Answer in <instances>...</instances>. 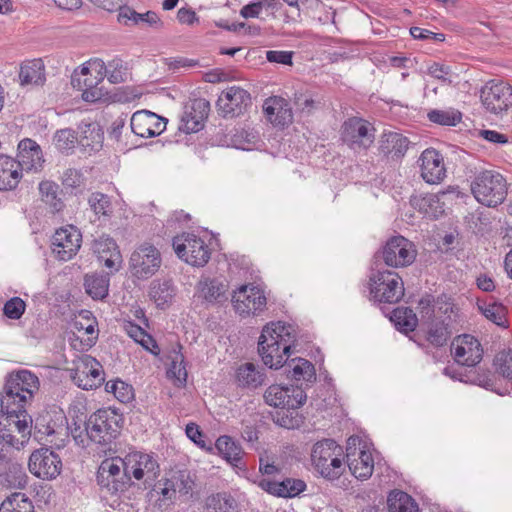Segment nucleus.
<instances>
[{"instance_id":"obj_1","label":"nucleus","mask_w":512,"mask_h":512,"mask_svg":"<svg viewBox=\"0 0 512 512\" xmlns=\"http://www.w3.org/2000/svg\"><path fill=\"white\" fill-rule=\"evenodd\" d=\"M296 339V330L291 324L278 321L264 326L258 341V353L263 363L271 369L282 367Z\"/></svg>"},{"instance_id":"obj_2","label":"nucleus","mask_w":512,"mask_h":512,"mask_svg":"<svg viewBox=\"0 0 512 512\" xmlns=\"http://www.w3.org/2000/svg\"><path fill=\"white\" fill-rule=\"evenodd\" d=\"M470 187L475 199L487 207H496L502 204L507 196L506 179L494 170L477 172Z\"/></svg>"},{"instance_id":"obj_3","label":"nucleus","mask_w":512,"mask_h":512,"mask_svg":"<svg viewBox=\"0 0 512 512\" xmlns=\"http://www.w3.org/2000/svg\"><path fill=\"white\" fill-rule=\"evenodd\" d=\"M122 423V415L115 410L99 409L88 418L86 432L92 442L107 447L120 435Z\"/></svg>"},{"instance_id":"obj_4","label":"nucleus","mask_w":512,"mask_h":512,"mask_svg":"<svg viewBox=\"0 0 512 512\" xmlns=\"http://www.w3.org/2000/svg\"><path fill=\"white\" fill-rule=\"evenodd\" d=\"M342 453V447L333 439H324L314 444L311 461L321 476L330 480L337 479L344 472Z\"/></svg>"},{"instance_id":"obj_5","label":"nucleus","mask_w":512,"mask_h":512,"mask_svg":"<svg viewBox=\"0 0 512 512\" xmlns=\"http://www.w3.org/2000/svg\"><path fill=\"white\" fill-rule=\"evenodd\" d=\"M96 481L104 496L122 493L131 485L122 458L119 457L105 459L101 462L97 470Z\"/></svg>"},{"instance_id":"obj_6","label":"nucleus","mask_w":512,"mask_h":512,"mask_svg":"<svg viewBox=\"0 0 512 512\" xmlns=\"http://www.w3.org/2000/svg\"><path fill=\"white\" fill-rule=\"evenodd\" d=\"M370 294L375 301L397 303L404 296V283L398 273L378 270L369 277Z\"/></svg>"},{"instance_id":"obj_7","label":"nucleus","mask_w":512,"mask_h":512,"mask_svg":"<svg viewBox=\"0 0 512 512\" xmlns=\"http://www.w3.org/2000/svg\"><path fill=\"white\" fill-rule=\"evenodd\" d=\"M172 245L180 259L195 267L205 266L211 257L208 245L193 233H182L175 236Z\"/></svg>"},{"instance_id":"obj_8","label":"nucleus","mask_w":512,"mask_h":512,"mask_svg":"<svg viewBox=\"0 0 512 512\" xmlns=\"http://www.w3.org/2000/svg\"><path fill=\"white\" fill-rule=\"evenodd\" d=\"M122 461L130 480L132 477L138 481L142 480L146 486H152L160 473L159 464L151 454L133 451Z\"/></svg>"},{"instance_id":"obj_9","label":"nucleus","mask_w":512,"mask_h":512,"mask_svg":"<svg viewBox=\"0 0 512 512\" xmlns=\"http://www.w3.org/2000/svg\"><path fill=\"white\" fill-rule=\"evenodd\" d=\"M381 255L384 263L393 268L406 267L416 258L414 244L403 236L391 237L383 246Z\"/></svg>"},{"instance_id":"obj_10","label":"nucleus","mask_w":512,"mask_h":512,"mask_svg":"<svg viewBox=\"0 0 512 512\" xmlns=\"http://www.w3.org/2000/svg\"><path fill=\"white\" fill-rule=\"evenodd\" d=\"M5 419L3 428H0V433L8 436L10 445L14 446L16 450L23 449L30 440L32 430V418L27 412L2 414ZM2 422L0 421V426Z\"/></svg>"},{"instance_id":"obj_11","label":"nucleus","mask_w":512,"mask_h":512,"mask_svg":"<svg viewBox=\"0 0 512 512\" xmlns=\"http://www.w3.org/2000/svg\"><path fill=\"white\" fill-rule=\"evenodd\" d=\"M375 129L370 122L359 117L347 119L341 128V139L351 149H367L374 142Z\"/></svg>"},{"instance_id":"obj_12","label":"nucleus","mask_w":512,"mask_h":512,"mask_svg":"<svg viewBox=\"0 0 512 512\" xmlns=\"http://www.w3.org/2000/svg\"><path fill=\"white\" fill-rule=\"evenodd\" d=\"M231 301L236 313L241 316L257 315L267 304L263 290L253 284L240 286L233 292Z\"/></svg>"},{"instance_id":"obj_13","label":"nucleus","mask_w":512,"mask_h":512,"mask_svg":"<svg viewBox=\"0 0 512 512\" xmlns=\"http://www.w3.org/2000/svg\"><path fill=\"white\" fill-rule=\"evenodd\" d=\"M161 266V256L158 249L148 243L140 245L131 254L130 269L138 279L152 277Z\"/></svg>"},{"instance_id":"obj_14","label":"nucleus","mask_w":512,"mask_h":512,"mask_svg":"<svg viewBox=\"0 0 512 512\" xmlns=\"http://www.w3.org/2000/svg\"><path fill=\"white\" fill-rule=\"evenodd\" d=\"M28 468L39 479L53 480L61 473L62 461L50 448L43 447L31 453Z\"/></svg>"},{"instance_id":"obj_15","label":"nucleus","mask_w":512,"mask_h":512,"mask_svg":"<svg viewBox=\"0 0 512 512\" xmlns=\"http://www.w3.org/2000/svg\"><path fill=\"white\" fill-rule=\"evenodd\" d=\"M251 104L249 92L234 85L221 92L216 107L220 116L234 118L244 114Z\"/></svg>"},{"instance_id":"obj_16","label":"nucleus","mask_w":512,"mask_h":512,"mask_svg":"<svg viewBox=\"0 0 512 512\" xmlns=\"http://www.w3.org/2000/svg\"><path fill=\"white\" fill-rule=\"evenodd\" d=\"M71 378L78 387L84 390L94 389L104 382V371L102 365L94 357L83 355L75 363Z\"/></svg>"},{"instance_id":"obj_17","label":"nucleus","mask_w":512,"mask_h":512,"mask_svg":"<svg viewBox=\"0 0 512 512\" xmlns=\"http://www.w3.org/2000/svg\"><path fill=\"white\" fill-rule=\"evenodd\" d=\"M480 98L486 111L501 115L512 106V87L504 82H489L481 89Z\"/></svg>"},{"instance_id":"obj_18","label":"nucleus","mask_w":512,"mask_h":512,"mask_svg":"<svg viewBox=\"0 0 512 512\" xmlns=\"http://www.w3.org/2000/svg\"><path fill=\"white\" fill-rule=\"evenodd\" d=\"M361 443L358 436H351L347 441V465L352 475L360 480L368 479L374 470V461L365 446L357 449L356 445Z\"/></svg>"},{"instance_id":"obj_19","label":"nucleus","mask_w":512,"mask_h":512,"mask_svg":"<svg viewBox=\"0 0 512 512\" xmlns=\"http://www.w3.org/2000/svg\"><path fill=\"white\" fill-rule=\"evenodd\" d=\"M82 235L74 226L62 227L52 237V252L61 261L72 259L81 247Z\"/></svg>"},{"instance_id":"obj_20","label":"nucleus","mask_w":512,"mask_h":512,"mask_svg":"<svg viewBox=\"0 0 512 512\" xmlns=\"http://www.w3.org/2000/svg\"><path fill=\"white\" fill-rule=\"evenodd\" d=\"M265 402L276 408H299L307 399L303 388L299 386H269L264 393Z\"/></svg>"},{"instance_id":"obj_21","label":"nucleus","mask_w":512,"mask_h":512,"mask_svg":"<svg viewBox=\"0 0 512 512\" xmlns=\"http://www.w3.org/2000/svg\"><path fill=\"white\" fill-rule=\"evenodd\" d=\"M454 360L462 366L475 367L483 357L480 342L472 335L458 336L452 343Z\"/></svg>"},{"instance_id":"obj_22","label":"nucleus","mask_w":512,"mask_h":512,"mask_svg":"<svg viewBox=\"0 0 512 512\" xmlns=\"http://www.w3.org/2000/svg\"><path fill=\"white\" fill-rule=\"evenodd\" d=\"M210 103L204 98H197L184 106L181 115L179 130L189 133H195L204 126V121L208 117Z\"/></svg>"},{"instance_id":"obj_23","label":"nucleus","mask_w":512,"mask_h":512,"mask_svg":"<svg viewBox=\"0 0 512 512\" xmlns=\"http://www.w3.org/2000/svg\"><path fill=\"white\" fill-rule=\"evenodd\" d=\"M165 125L164 118L148 110L135 112L130 120L132 132L143 138L161 134L165 130Z\"/></svg>"},{"instance_id":"obj_24","label":"nucleus","mask_w":512,"mask_h":512,"mask_svg":"<svg viewBox=\"0 0 512 512\" xmlns=\"http://www.w3.org/2000/svg\"><path fill=\"white\" fill-rule=\"evenodd\" d=\"M193 481L186 471L173 472L169 478L160 481L155 485V490L162 496L163 500L172 501L177 495H187L193 489Z\"/></svg>"},{"instance_id":"obj_25","label":"nucleus","mask_w":512,"mask_h":512,"mask_svg":"<svg viewBox=\"0 0 512 512\" xmlns=\"http://www.w3.org/2000/svg\"><path fill=\"white\" fill-rule=\"evenodd\" d=\"M421 177L426 183L438 184L446 177V168L443 156L435 149L430 148L422 152L420 158Z\"/></svg>"},{"instance_id":"obj_26","label":"nucleus","mask_w":512,"mask_h":512,"mask_svg":"<svg viewBox=\"0 0 512 512\" xmlns=\"http://www.w3.org/2000/svg\"><path fill=\"white\" fill-rule=\"evenodd\" d=\"M258 486L265 492L279 498H293L306 490V483L297 478H284L283 480H272L261 478Z\"/></svg>"},{"instance_id":"obj_27","label":"nucleus","mask_w":512,"mask_h":512,"mask_svg":"<svg viewBox=\"0 0 512 512\" xmlns=\"http://www.w3.org/2000/svg\"><path fill=\"white\" fill-rule=\"evenodd\" d=\"M91 69L95 70L103 80L107 76L112 84L126 82L130 78V67L127 62L121 58L115 57L106 65L103 60L97 59L90 64Z\"/></svg>"},{"instance_id":"obj_28","label":"nucleus","mask_w":512,"mask_h":512,"mask_svg":"<svg viewBox=\"0 0 512 512\" xmlns=\"http://www.w3.org/2000/svg\"><path fill=\"white\" fill-rule=\"evenodd\" d=\"M16 163L21 171H38L42 168L44 159L40 146L32 139L26 138L18 144Z\"/></svg>"},{"instance_id":"obj_29","label":"nucleus","mask_w":512,"mask_h":512,"mask_svg":"<svg viewBox=\"0 0 512 512\" xmlns=\"http://www.w3.org/2000/svg\"><path fill=\"white\" fill-rule=\"evenodd\" d=\"M4 384L18 393L25 394L30 400H33L34 395L40 388L39 378L33 372L26 369L9 373L5 378Z\"/></svg>"},{"instance_id":"obj_30","label":"nucleus","mask_w":512,"mask_h":512,"mask_svg":"<svg viewBox=\"0 0 512 512\" xmlns=\"http://www.w3.org/2000/svg\"><path fill=\"white\" fill-rule=\"evenodd\" d=\"M197 289L199 298L208 304H222L228 300V285L219 279H201Z\"/></svg>"},{"instance_id":"obj_31","label":"nucleus","mask_w":512,"mask_h":512,"mask_svg":"<svg viewBox=\"0 0 512 512\" xmlns=\"http://www.w3.org/2000/svg\"><path fill=\"white\" fill-rule=\"evenodd\" d=\"M90 72V68L82 67L81 75L84 76L82 80L81 77L75 72L71 77V84L74 88L82 91V98L86 102H98L101 101L104 93L101 87H98V83L101 81L100 77L95 79H91L88 77Z\"/></svg>"},{"instance_id":"obj_32","label":"nucleus","mask_w":512,"mask_h":512,"mask_svg":"<svg viewBox=\"0 0 512 512\" xmlns=\"http://www.w3.org/2000/svg\"><path fill=\"white\" fill-rule=\"evenodd\" d=\"M63 420L65 417L59 413L56 419L53 418L51 413L44 412L38 415L35 419V435H39L40 439H43V436L53 437V436H67V428L63 425Z\"/></svg>"},{"instance_id":"obj_33","label":"nucleus","mask_w":512,"mask_h":512,"mask_svg":"<svg viewBox=\"0 0 512 512\" xmlns=\"http://www.w3.org/2000/svg\"><path fill=\"white\" fill-rule=\"evenodd\" d=\"M93 250L98 255V259L104 262L109 269L117 270V266L121 263V254L118 246L113 238L102 236L95 240Z\"/></svg>"},{"instance_id":"obj_34","label":"nucleus","mask_w":512,"mask_h":512,"mask_svg":"<svg viewBox=\"0 0 512 512\" xmlns=\"http://www.w3.org/2000/svg\"><path fill=\"white\" fill-rule=\"evenodd\" d=\"M445 195V192L440 194L414 195L410 199V204L424 215L437 218L444 213V203L441 201V197Z\"/></svg>"},{"instance_id":"obj_35","label":"nucleus","mask_w":512,"mask_h":512,"mask_svg":"<svg viewBox=\"0 0 512 512\" xmlns=\"http://www.w3.org/2000/svg\"><path fill=\"white\" fill-rule=\"evenodd\" d=\"M32 403L25 394L16 392L4 384L0 392V413L11 414L25 412L26 407Z\"/></svg>"},{"instance_id":"obj_36","label":"nucleus","mask_w":512,"mask_h":512,"mask_svg":"<svg viewBox=\"0 0 512 512\" xmlns=\"http://www.w3.org/2000/svg\"><path fill=\"white\" fill-rule=\"evenodd\" d=\"M409 140L398 132H384L380 139L379 150L391 158L403 157L408 149Z\"/></svg>"},{"instance_id":"obj_37","label":"nucleus","mask_w":512,"mask_h":512,"mask_svg":"<svg viewBox=\"0 0 512 512\" xmlns=\"http://www.w3.org/2000/svg\"><path fill=\"white\" fill-rule=\"evenodd\" d=\"M21 177L22 171L16 160L7 155H0V190L15 189Z\"/></svg>"},{"instance_id":"obj_38","label":"nucleus","mask_w":512,"mask_h":512,"mask_svg":"<svg viewBox=\"0 0 512 512\" xmlns=\"http://www.w3.org/2000/svg\"><path fill=\"white\" fill-rule=\"evenodd\" d=\"M263 109L269 120L275 125L285 126L292 121V113L287 102L280 97L269 98L265 101Z\"/></svg>"},{"instance_id":"obj_39","label":"nucleus","mask_w":512,"mask_h":512,"mask_svg":"<svg viewBox=\"0 0 512 512\" xmlns=\"http://www.w3.org/2000/svg\"><path fill=\"white\" fill-rule=\"evenodd\" d=\"M235 379L241 388L256 389L264 383L265 374L253 363L247 362L237 368Z\"/></svg>"},{"instance_id":"obj_40","label":"nucleus","mask_w":512,"mask_h":512,"mask_svg":"<svg viewBox=\"0 0 512 512\" xmlns=\"http://www.w3.org/2000/svg\"><path fill=\"white\" fill-rule=\"evenodd\" d=\"M176 295V288L171 280H154L150 284L149 296L160 309L169 307Z\"/></svg>"},{"instance_id":"obj_41","label":"nucleus","mask_w":512,"mask_h":512,"mask_svg":"<svg viewBox=\"0 0 512 512\" xmlns=\"http://www.w3.org/2000/svg\"><path fill=\"white\" fill-rule=\"evenodd\" d=\"M0 476L3 481L11 487L24 488L27 484V475L22 464L12 460V457L0 465Z\"/></svg>"},{"instance_id":"obj_42","label":"nucleus","mask_w":512,"mask_h":512,"mask_svg":"<svg viewBox=\"0 0 512 512\" xmlns=\"http://www.w3.org/2000/svg\"><path fill=\"white\" fill-rule=\"evenodd\" d=\"M19 78L21 85H41L45 81L44 64L41 59H34L21 65Z\"/></svg>"},{"instance_id":"obj_43","label":"nucleus","mask_w":512,"mask_h":512,"mask_svg":"<svg viewBox=\"0 0 512 512\" xmlns=\"http://www.w3.org/2000/svg\"><path fill=\"white\" fill-rule=\"evenodd\" d=\"M219 453L227 460L232 466L240 467L242 464V448L236 444L229 436H220L215 443Z\"/></svg>"},{"instance_id":"obj_44","label":"nucleus","mask_w":512,"mask_h":512,"mask_svg":"<svg viewBox=\"0 0 512 512\" xmlns=\"http://www.w3.org/2000/svg\"><path fill=\"white\" fill-rule=\"evenodd\" d=\"M389 512H419L418 504L406 492L394 490L387 499Z\"/></svg>"},{"instance_id":"obj_45","label":"nucleus","mask_w":512,"mask_h":512,"mask_svg":"<svg viewBox=\"0 0 512 512\" xmlns=\"http://www.w3.org/2000/svg\"><path fill=\"white\" fill-rule=\"evenodd\" d=\"M79 145L89 151H98L102 147L103 132L98 124L89 123L81 127Z\"/></svg>"},{"instance_id":"obj_46","label":"nucleus","mask_w":512,"mask_h":512,"mask_svg":"<svg viewBox=\"0 0 512 512\" xmlns=\"http://www.w3.org/2000/svg\"><path fill=\"white\" fill-rule=\"evenodd\" d=\"M477 307L488 320L500 327H505L507 323V308L502 303L478 301Z\"/></svg>"},{"instance_id":"obj_47","label":"nucleus","mask_w":512,"mask_h":512,"mask_svg":"<svg viewBox=\"0 0 512 512\" xmlns=\"http://www.w3.org/2000/svg\"><path fill=\"white\" fill-rule=\"evenodd\" d=\"M84 286L93 299H103L108 295L109 277L105 274L86 275Z\"/></svg>"},{"instance_id":"obj_48","label":"nucleus","mask_w":512,"mask_h":512,"mask_svg":"<svg viewBox=\"0 0 512 512\" xmlns=\"http://www.w3.org/2000/svg\"><path fill=\"white\" fill-rule=\"evenodd\" d=\"M291 368L289 376L296 381L313 382L316 379V373L313 364L303 358L292 359L288 364Z\"/></svg>"},{"instance_id":"obj_49","label":"nucleus","mask_w":512,"mask_h":512,"mask_svg":"<svg viewBox=\"0 0 512 512\" xmlns=\"http://www.w3.org/2000/svg\"><path fill=\"white\" fill-rule=\"evenodd\" d=\"M451 337L447 325L443 321H432L428 325L426 340L435 347L446 345Z\"/></svg>"},{"instance_id":"obj_50","label":"nucleus","mask_w":512,"mask_h":512,"mask_svg":"<svg viewBox=\"0 0 512 512\" xmlns=\"http://www.w3.org/2000/svg\"><path fill=\"white\" fill-rule=\"evenodd\" d=\"M391 320L395 322V325L402 331L409 332L413 331L418 323L416 314L411 308L402 307L397 308L393 311Z\"/></svg>"},{"instance_id":"obj_51","label":"nucleus","mask_w":512,"mask_h":512,"mask_svg":"<svg viewBox=\"0 0 512 512\" xmlns=\"http://www.w3.org/2000/svg\"><path fill=\"white\" fill-rule=\"evenodd\" d=\"M77 143L79 144V138L71 128L60 129L54 135V144L62 153L68 154L75 148Z\"/></svg>"},{"instance_id":"obj_52","label":"nucleus","mask_w":512,"mask_h":512,"mask_svg":"<svg viewBox=\"0 0 512 512\" xmlns=\"http://www.w3.org/2000/svg\"><path fill=\"white\" fill-rule=\"evenodd\" d=\"M293 102L296 110L306 114L312 113L322 104L321 100L315 98L314 94L308 90L296 92Z\"/></svg>"},{"instance_id":"obj_53","label":"nucleus","mask_w":512,"mask_h":512,"mask_svg":"<svg viewBox=\"0 0 512 512\" xmlns=\"http://www.w3.org/2000/svg\"><path fill=\"white\" fill-rule=\"evenodd\" d=\"M428 119L436 124L443 126H456L462 120V114L455 109L431 110L428 113Z\"/></svg>"},{"instance_id":"obj_54","label":"nucleus","mask_w":512,"mask_h":512,"mask_svg":"<svg viewBox=\"0 0 512 512\" xmlns=\"http://www.w3.org/2000/svg\"><path fill=\"white\" fill-rule=\"evenodd\" d=\"M57 190L58 186L51 181H42L39 184L42 200L49 205L54 212L60 211L63 207V203L57 196Z\"/></svg>"},{"instance_id":"obj_55","label":"nucleus","mask_w":512,"mask_h":512,"mask_svg":"<svg viewBox=\"0 0 512 512\" xmlns=\"http://www.w3.org/2000/svg\"><path fill=\"white\" fill-rule=\"evenodd\" d=\"M298 408H280L273 415V421L280 427L294 429L300 425L298 417Z\"/></svg>"},{"instance_id":"obj_56","label":"nucleus","mask_w":512,"mask_h":512,"mask_svg":"<svg viewBox=\"0 0 512 512\" xmlns=\"http://www.w3.org/2000/svg\"><path fill=\"white\" fill-rule=\"evenodd\" d=\"M496 372L506 380H512V350H502L494 358Z\"/></svg>"},{"instance_id":"obj_57","label":"nucleus","mask_w":512,"mask_h":512,"mask_svg":"<svg viewBox=\"0 0 512 512\" xmlns=\"http://www.w3.org/2000/svg\"><path fill=\"white\" fill-rule=\"evenodd\" d=\"M495 377L489 370H468V379H465V383H470L484 387L486 389L494 390Z\"/></svg>"},{"instance_id":"obj_58","label":"nucleus","mask_w":512,"mask_h":512,"mask_svg":"<svg viewBox=\"0 0 512 512\" xmlns=\"http://www.w3.org/2000/svg\"><path fill=\"white\" fill-rule=\"evenodd\" d=\"M89 206L97 215L108 216L112 212V205L107 195L95 192L88 199Z\"/></svg>"},{"instance_id":"obj_59","label":"nucleus","mask_w":512,"mask_h":512,"mask_svg":"<svg viewBox=\"0 0 512 512\" xmlns=\"http://www.w3.org/2000/svg\"><path fill=\"white\" fill-rule=\"evenodd\" d=\"M25 309V302L20 297H13L4 304L3 314L9 319L18 320L24 314Z\"/></svg>"},{"instance_id":"obj_60","label":"nucleus","mask_w":512,"mask_h":512,"mask_svg":"<svg viewBox=\"0 0 512 512\" xmlns=\"http://www.w3.org/2000/svg\"><path fill=\"white\" fill-rule=\"evenodd\" d=\"M186 435L192 440L197 446L204 450L211 449V441H208L206 436L200 430L199 426L195 423H189L186 426Z\"/></svg>"},{"instance_id":"obj_61","label":"nucleus","mask_w":512,"mask_h":512,"mask_svg":"<svg viewBox=\"0 0 512 512\" xmlns=\"http://www.w3.org/2000/svg\"><path fill=\"white\" fill-rule=\"evenodd\" d=\"M136 25L140 27H152V28H160L163 23L160 20L159 16L154 11H147L145 13L136 12Z\"/></svg>"},{"instance_id":"obj_62","label":"nucleus","mask_w":512,"mask_h":512,"mask_svg":"<svg viewBox=\"0 0 512 512\" xmlns=\"http://www.w3.org/2000/svg\"><path fill=\"white\" fill-rule=\"evenodd\" d=\"M126 331L137 343L141 344L145 349H150L148 341H152V337L139 325L129 323L126 326Z\"/></svg>"},{"instance_id":"obj_63","label":"nucleus","mask_w":512,"mask_h":512,"mask_svg":"<svg viewBox=\"0 0 512 512\" xmlns=\"http://www.w3.org/2000/svg\"><path fill=\"white\" fill-rule=\"evenodd\" d=\"M234 500L227 498L221 494L212 496L208 500V508L214 509L215 512H230L233 509Z\"/></svg>"},{"instance_id":"obj_64","label":"nucleus","mask_w":512,"mask_h":512,"mask_svg":"<svg viewBox=\"0 0 512 512\" xmlns=\"http://www.w3.org/2000/svg\"><path fill=\"white\" fill-rule=\"evenodd\" d=\"M183 361L184 357L182 354L176 355L175 359L171 363L168 373L172 374L177 380L186 382L187 371Z\"/></svg>"}]
</instances>
